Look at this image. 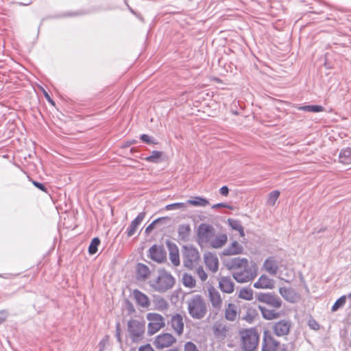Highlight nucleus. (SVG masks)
Returning a JSON list of instances; mask_svg holds the SVG:
<instances>
[{
  "label": "nucleus",
  "mask_w": 351,
  "mask_h": 351,
  "mask_svg": "<svg viewBox=\"0 0 351 351\" xmlns=\"http://www.w3.org/2000/svg\"><path fill=\"white\" fill-rule=\"evenodd\" d=\"M256 300L267 306L258 305L263 318L265 320H274L280 318L282 313L278 311L282 307V302L279 296L273 293H257Z\"/></svg>",
  "instance_id": "nucleus-1"
},
{
  "label": "nucleus",
  "mask_w": 351,
  "mask_h": 351,
  "mask_svg": "<svg viewBox=\"0 0 351 351\" xmlns=\"http://www.w3.org/2000/svg\"><path fill=\"white\" fill-rule=\"evenodd\" d=\"M189 315L195 319H203L208 312L207 304L200 295L192 296L186 302Z\"/></svg>",
  "instance_id": "nucleus-2"
},
{
  "label": "nucleus",
  "mask_w": 351,
  "mask_h": 351,
  "mask_svg": "<svg viewBox=\"0 0 351 351\" xmlns=\"http://www.w3.org/2000/svg\"><path fill=\"white\" fill-rule=\"evenodd\" d=\"M175 284V278L165 270H159L156 280L150 281V286L156 291L164 293L171 289Z\"/></svg>",
  "instance_id": "nucleus-3"
},
{
  "label": "nucleus",
  "mask_w": 351,
  "mask_h": 351,
  "mask_svg": "<svg viewBox=\"0 0 351 351\" xmlns=\"http://www.w3.org/2000/svg\"><path fill=\"white\" fill-rule=\"evenodd\" d=\"M128 336L133 343L141 341L145 331V321L143 319H131L127 324Z\"/></svg>",
  "instance_id": "nucleus-4"
},
{
  "label": "nucleus",
  "mask_w": 351,
  "mask_h": 351,
  "mask_svg": "<svg viewBox=\"0 0 351 351\" xmlns=\"http://www.w3.org/2000/svg\"><path fill=\"white\" fill-rule=\"evenodd\" d=\"M182 256L184 265L189 269L197 265L200 259L197 249L192 245L183 247Z\"/></svg>",
  "instance_id": "nucleus-5"
},
{
  "label": "nucleus",
  "mask_w": 351,
  "mask_h": 351,
  "mask_svg": "<svg viewBox=\"0 0 351 351\" xmlns=\"http://www.w3.org/2000/svg\"><path fill=\"white\" fill-rule=\"evenodd\" d=\"M242 347L245 351H252L258 346V336L254 328L241 332Z\"/></svg>",
  "instance_id": "nucleus-6"
},
{
  "label": "nucleus",
  "mask_w": 351,
  "mask_h": 351,
  "mask_svg": "<svg viewBox=\"0 0 351 351\" xmlns=\"http://www.w3.org/2000/svg\"><path fill=\"white\" fill-rule=\"evenodd\" d=\"M215 232V229L212 225L200 223L197 230V242L200 245L209 244Z\"/></svg>",
  "instance_id": "nucleus-7"
},
{
  "label": "nucleus",
  "mask_w": 351,
  "mask_h": 351,
  "mask_svg": "<svg viewBox=\"0 0 351 351\" xmlns=\"http://www.w3.org/2000/svg\"><path fill=\"white\" fill-rule=\"evenodd\" d=\"M146 318L149 321L147 332L149 335L155 334L165 326V318L158 313H149Z\"/></svg>",
  "instance_id": "nucleus-8"
},
{
  "label": "nucleus",
  "mask_w": 351,
  "mask_h": 351,
  "mask_svg": "<svg viewBox=\"0 0 351 351\" xmlns=\"http://www.w3.org/2000/svg\"><path fill=\"white\" fill-rule=\"evenodd\" d=\"M256 276L255 268L250 267L248 264L233 272L232 276L234 280L240 283L247 282L254 279Z\"/></svg>",
  "instance_id": "nucleus-9"
},
{
  "label": "nucleus",
  "mask_w": 351,
  "mask_h": 351,
  "mask_svg": "<svg viewBox=\"0 0 351 351\" xmlns=\"http://www.w3.org/2000/svg\"><path fill=\"white\" fill-rule=\"evenodd\" d=\"M291 327V322L289 319H280L274 322L271 329L273 332L278 337H283L287 335Z\"/></svg>",
  "instance_id": "nucleus-10"
},
{
  "label": "nucleus",
  "mask_w": 351,
  "mask_h": 351,
  "mask_svg": "<svg viewBox=\"0 0 351 351\" xmlns=\"http://www.w3.org/2000/svg\"><path fill=\"white\" fill-rule=\"evenodd\" d=\"M176 341V339L173 335L165 332L158 335L156 337L154 344L158 349H162L171 346Z\"/></svg>",
  "instance_id": "nucleus-11"
},
{
  "label": "nucleus",
  "mask_w": 351,
  "mask_h": 351,
  "mask_svg": "<svg viewBox=\"0 0 351 351\" xmlns=\"http://www.w3.org/2000/svg\"><path fill=\"white\" fill-rule=\"evenodd\" d=\"M280 343L271 335L270 331L265 330L263 334V351H276Z\"/></svg>",
  "instance_id": "nucleus-12"
},
{
  "label": "nucleus",
  "mask_w": 351,
  "mask_h": 351,
  "mask_svg": "<svg viewBox=\"0 0 351 351\" xmlns=\"http://www.w3.org/2000/svg\"><path fill=\"white\" fill-rule=\"evenodd\" d=\"M168 324L171 326L176 334L180 336L184 332V324L183 315L180 313H176L171 317Z\"/></svg>",
  "instance_id": "nucleus-13"
},
{
  "label": "nucleus",
  "mask_w": 351,
  "mask_h": 351,
  "mask_svg": "<svg viewBox=\"0 0 351 351\" xmlns=\"http://www.w3.org/2000/svg\"><path fill=\"white\" fill-rule=\"evenodd\" d=\"M149 257L153 261L162 263L166 261V252L162 246L152 245L149 250Z\"/></svg>",
  "instance_id": "nucleus-14"
},
{
  "label": "nucleus",
  "mask_w": 351,
  "mask_h": 351,
  "mask_svg": "<svg viewBox=\"0 0 351 351\" xmlns=\"http://www.w3.org/2000/svg\"><path fill=\"white\" fill-rule=\"evenodd\" d=\"M208 298L213 309L217 313L221 310L223 303L220 293L214 287H210L208 289Z\"/></svg>",
  "instance_id": "nucleus-15"
},
{
  "label": "nucleus",
  "mask_w": 351,
  "mask_h": 351,
  "mask_svg": "<svg viewBox=\"0 0 351 351\" xmlns=\"http://www.w3.org/2000/svg\"><path fill=\"white\" fill-rule=\"evenodd\" d=\"M279 293L285 300L290 303H295L300 299L299 294L291 287H280Z\"/></svg>",
  "instance_id": "nucleus-16"
},
{
  "label": "nucleus",
  "mask_w": 351,
  "mask_h": 351,
  "mask_svg": "<svg viewBox=\"0 0 351 351\" xmlns=\"http://www.w3.org/2000/svg\"><path fill=\"white\" fill-rule=\"evenodd\" d=\"M132 296L136 303L139 306L147 308L150 306V300L148 296L141 291L138 289H134L132 291Z\"/></svg>",
  "instance_id": "nucleus-17"
},
{
  "label": "nucleus",
  "mask_w": 351,
  "mask_h": 351,
  "mask_svg": "<svg viewBox=\"0 0 351 351\" xmlns=\"http://www.w3.org/2000/svg\"><path fill=\"white\" fill-rule=\"evenodd\" d=\"M145 212H141L138 213V215L134 220L132 221L126 230V234L128 237H130L135 234L138 226L145 219Z\"/></svg>",
  "instance_id": "nucleus-18"
},
{
  "label": "nucleus",
  "mask_w": 351,
  "mask_h": 351,
  "mask_svg": "<svg viewBox=\"0 0 351 351\" xmlns=\"http://www.w3.org/2000/svg\"><path fill=\"white\" fill-rule=\"evenodd\" d=\"M204 263L206 267L212 272L215 273L218 270L219 261L217 256L211 252L204 254Z\"/></svg>",
  "instance_id": "nucleus-19"
},
{
  "label": "nucleus",
  "mask_w": 351,
  "mask_h": 351,
  "mask_svg": "<svg viewBox=\"0 0 351 351\" xmlns=\"http://www.w3.org/2000/svg\"><path fill=\"white\" fill-rule=\"evenodd\" d=\"M213 335L216 338L223 339L227 337L229 327L221 322H215L212 328Z\"/></svg>",
  "instance_id": "nucleus-20"
},
{
  "label": "nucleus",
  "mask_w": 351,
  "mask_h": 351,
  "mask_svg": "<svg viewBox=\"0 0 351 351\" xmlns=\"http://www.w3.org/2000/svg\"><path fill=\"white\" fill-rule=\"evenodd\" d=\"M167 246L169 252V258L174 266H178L180 263L179 250L177 245L171 241L167 242Z\"/></svg>",
  "instance_id": "nucleus-21"
},
{
  "label": "nucleus",
  "mask_w": 351,
  "mask_h": 351,
  "mask_svg": "<svg viewBox=\"0 0 351 351\" xmlns=\"http://www.w3.org/2000/svg\"><path fill=\"white\" fill-rule=\"evenodd\" d=\"M274 286L275 281L266 275H262L258 280L254 283V287L256 289H272L274 288Z\"/></svg>",
  "instance_id": "nucleus-22"
},
{
  "label": "nucleus",
  "mask_w": 351,
  "mask_h": 351,
  "mask_svg": "<svg viewBox=\"0 0 351 351\" xmlns=\"http://www.w3.org/2000/svg\"><path fill=\"white\" fill-rule=\"evenodd\" d=\"M248 264V261L245 258L235 257L230 259L226 263V266L229 269L238 270Z\"/></svg>",
  "instance_id": "nucleus-23"
},
{
  "label": "nucleus",
  "mask_w": 351,
  "mask_h": 351,
  "mask_svg": "<svg viewBox=\"0 0 351 351\" xmlns=\"http://www.w3.org/2000/svg\"><path fill=\"white\" fill-rule=\"evenodd\" d=\"M220 289L226 293L234 291V284L230 277H221L219 281Z\"/></svg>",
  "instance_id": "nucleus-24"
},
{
  "label": "nucleus",
  "mask_w": 351,
  "mask_h": 351,
  "mask_svg": "<svg viewBox=\"0 0 351 351\" xmlns=\"http://www.w3.org/2000/svg\"><path fill=\"white\" fill-rule=\"evenodd\" d=\"M228 241V237L226 234L215 233V236L210 240L209 245L213 248H220L223 247Z\"/></svg>",
  "instance_id": "nucleus-25"
},
{
  "label": "nucleus",
  "mask_w": 351,
  "mask_h": 351,
  "mask_svg": "<svg viewBox=\"0 0 351 351\" xmlns=\"http://www.w3.org/2000/svg\"><path fill=\"white\" fill-rule=\"evenodd\" d=\"M263 267L267 272L272 276H275L278 270V263L274 257L267 258L263 263Z\"/></svg>",
  "instance_id": "nucleus-26"
},
{
  "label": "nucleus",
  "mask_w": 351,
  "mask_h": 351,
  "mask_svg": "<svg viewBox=\"0 0 351 351\" xmlns=\"http://www.w3.org/2000/svg\"><path fill=\"white\" fill-rule=\"evenodd\" d=\"M243 251V246L234 241L223 251V254L225 256L237 255L241 254Z\"/></svg>",
  "instance_id": "nucleus-27"
},
{
  "label": "nucleus",
  "mask_w": 351,
  "mask_h": 351,
  "mask_svg": "<svg viewBox=\"0 0 351 351\" xmlns=\"http://www.w3.org/2000/svg\"><path fill=\"white\" fill-rule=\"evenodd\" d=\"M136 278L138 280L144 281L150 275V269L148 266L143 263H138L136 265Z\"/></svg>",
  "instance_id": "nucleus-28"
},
{
  "label": "nucleus",
  "mask_w": 351,
  "mask_h": 351,
  "mask_svg": "<svg viewBox=\"0 0 351 351\" xmlns=\"http://www.w3.org/2000/svg\"><path fill=\"white\" fill-rule=\"evenodd\" d=\"M237 306L235 304L229 303L225 310V318L230 322H234L237 318Z\"/></svg>",
  "instance_id": "nucleus-29"
},
{
  "label": "nucleus",
  "mask_w": 351,
  "mask_h": 351,
  "mask_svg": "<svg viewBox=\"0 0 351 351\" xmlns=\"http://www.w3.org/2000/svg\"><path fill=\"white\" fill-rule=\"evenodd\" d=\"M340 162L346 165L351 164V148L342 149L339 156Z\"/></svg>",
  "instance_id": "nucleus-30"
},
{
  "label": "nucleus",
  "mask_w": 351,
  "mask_h": 351,
  "mask_svg": "<svg viewBox=\"0 0 351 351\" xmlns=\"http://www.w3.org/2000/svg\"><path fill=\"white\" fill-rule=\"evenodd\" d=\"M186 203L187 205L191 204L194 206H206L209 204L207 199L200 196H196L193 199H189L186 201Z\"/></svg>",
  "instance_id": "nucleus-31"
},
{
  "label": "nucleus",
  "mask_w": 351,
  "mask_h": 351,
  "mask_svg": "<svg viewBox=\"0 0 351 351\" xmlns=\"http://www.w3.org/2000/svg\"><path fill=\"white\" fill-rule=\"evenodd\" d=\"M154 309L159 311H163L168 308L169 304L166 300L159 297L154 300Z\"/></svg>",
  "instance_id": "nucleus-32"
},
{
  "label": "nucleus",
  "mask_w": 351,
  "mask_h": 351,
  "mask_svg": "<svg viewBox=\"0 0 351 351\" xmlns=\"http://www.w3.org/2000/svg\"><path fill=\"white\" fill-rule=\"evenodd\" d=\"M191 228L189 224H182L178 228V237L181 240L186 241L189 237Z\"/></svg>",
  "instance_id": "nucleus-33"
},
{
  "label": "nucleus",
  "mask_w": 351,
  "mask_h": 351,
  "mask_svg": "<svg viewBox=\"0 0 351 351\" xmlns=\"http://www.w3.org/2000/svg\"><path fill=\"white\" fill-rule=\"evenodd\" d=\"M239 298L251 300L253 299V291L251 288L244 287L242 288L238 295Z\"/></svg>",
  "instance_id": "nucleus-34"
},
{
  "label": "nucleus",
  "mask_w": 351,
  "mask_h": 351,
  "mask_svg": "<svg viewBox=\"0 0 351 351\" xmlns=\"http://www.w3.org/2000/svg\"><path fill=\"white\" fill-rule=\"evenodd\" d=\"M298 110L305 112H319L324 111V107L319 105H306L298 108Z\"/></svg>",
  "instance_id": "nucleus-35"
},
{
  "label": "nucleus",
  "mask_w": 351,
  "mask_h": 351,
  "mask_svg": "<svg viewBox=\"0 0 351 351\" xmlns=\"http://www.w3.org/2000/svg\"><path fill=\"white\" fill-rule=\"evenodd\" d=\"M182 283L183 285L189 288H193L195 287V280L193 277L188 274H184L182 276Z\"/></svg>",
  "instance_id": "nucleus-36"
},
{
  "label": "nucleus",
  "mask_w": 351,
  "mask_h": 351,
  "mask_svg": "<svg viewBox=\"0 0 351 351\" xmlns=\"http://www.w3.org/2000/svg\"><path fill=\"white\" fill-rule=\"evenodd\" d=\"M100 244V240L98 237H95L92 239L89 247H88V253L90 255H93L97 253L98 250V246Z\"/></svg>",
  "instance_id": "nucleus-37"
},
{
  "label": "nucleus",
  "mask_w": 351,
  "mask_h": 351,
  "mask_svg": "<svg viewBox=\"0 0 351 351\" xmlns=\"http://www.w3.org/2000/svg\"><path fill=\"white\" fill-rule=\"evenodd\" d=\"M162 153L160 151H153L152 154L149 156H147L145 160L147 162L158 163L159 162L160 158L161 157Z\"/></svg>",
  "instance_id": "nucleus-38"
},
{
  "label": "nucleus",
  "mask_w": 351,
  "mask_h": 351,
  "mask_svg": "<svg viewBox=\"0 0 351 351\" xmlns=\"http://www.w3.org/2000/svg\"><path fill=\"white\" fill-rule=\"evenodd\" d=\"M280 195V191H273L268 195V198L267 200V204L269 206H274L278 198Z\"/></svg>",
  "instance_id": "nucleus-39"
},
{
  "label": "nucleus",
  "mask_w": 351,
  "mask_h": 351,
  "mask_svg": "<svg viewBox=\"0 0 351 351\" xmlns=\"http://www.w3.org/2000/svg\"><path fill=\"white\" fill-rule=\"evenodd\" d=\"M258 315L256 309L252 307L248 308L246 311V315L243 317L244 319L249 322H252L254 318Z\"/></svg>",
  "instance_id": "nucleus-40"
},
{
  "label": "nucleus",
  "mask_w": 351,
  "mask_h": 351,
  "mask_svg": "<svg viewBox=\"0 0 351 351\" xmlns=\"http://www.w3.org/2000/svg\"><path fill=\"white\" fill-rule=\"evenodd\" d=\"M187 207L186 202H176L168 204L165 206L167 210L185 209Z\"/></svg>",
  "instance_id": "nucleus-41"
},
{
  "label": "nucleus",
  "mask_w": 351,
  "mask_h": 351,
  "mask_svg": "<svg viewBox=\"0 0 351 351\" xmlns=\"http://www.w3.org/2000/svg\"><path fill=\"white\" fill-rule=\"evenodd\" d=\"M346 295H342L341 297H340L338 300H336V302L332 305L331 308L332 311H337L340 307H342L346 304Z\"/></svg>",
  "instance_id": "nucleus-42"
},
{
  "label": "nucleus",
  "mask_w": 351,
  "mask_h": 351,
  "mask_svg": "<svg viewBox=\"0 0 351 351\" xmlns=\"http://www.w3.org/2000/svg\"><path fill=\"white\" fill-rule=\"evenodd\" d=\"M228 222L229 226L232 228V229L235 230L237 231L239 230L242 227L240 221L237 219H228Z\"/></svg>",
  "instance_id": "nucleus-43"
},
{
  "label": "nucleus",
  "mask_w": 351,
  "mask_h": 351,
  "mask_svg": "<svg viewBox=\"0 0 351 351\" xmlns=\"http://www.w3.org/2000/svg\"><path fill=\"white\" fill-rule=\"evenodd\" d=\"M184 351H199V350L195 343L191 341H187L184 344Z\"/></svg>",
  "instance_id": "nucleus-44"
},
{
  "label": "nucleus",
  "mask_w": 351,
  "mask_h": 351,
  "mask_svg": "<svg viewBox=\"0 0 351 351\" xmlns=\"http://www.w3.org/2000/svg\"><path fill=\"white\" fill-rule=\"evenodd\" d=\"M197 274L200 280L204 282L207 279V274L202 267H199L197 269Z\"/></svg>",
  "instance_id": "nucleus-45"
},
{
  "label": "nucleus",
  "mask_w": 351,
  "mask_h": 351,
  "mask_svg": "<svg viewBox=\"0 0 351 351\" xmlns=\"http://www.w3.org/2000/svg\"><path fill=\"white\" fill-rule=\"evenodd\" d=\"M163 218H158L153 221L146 228H145V233L149 234L154 228L155 225L159 222L160 221L162 220Z\"/></svg>",
  "instance_id": "nucleus-46"
},
{
  "label": "nucleus",
  "mask_w": 351,
  "mask_h": 351,
  "mask_svg": "<svg viewBox=\"0 0 351 351\" xmlns=\"http://www.w3.org/2000/svg\"><path fill=\"white\" fill-rule=\"evenodd\" d=\"M140 139L147 144L154 143V140L147 134H143L140 136Z\"/></svg>",
  "instance_id": "nucleus-47"
},
{
  "label": "nucleus",
  "mask_w": 351,
  "mask_h": 351,
  "mask_svg": "<svg viewBox=\"0 0 351 351\" xmlns=\"http://www.w3.org/2000/svg\"><path fill=\"white\" fill-rule=\"evenodd\" d=\"M8 313L6 311L2 310L0 311V324H3L7 319Z\"/></svg>",
  "instance_id": "nucleus-48"
},
{
  "label": "nucleus",
  "mask_w": 351,
  "mask_h": 351,
  "mask_svg": "<svg viewBox=\"0 0 351 351\" xmlns=\"http://www.w3.org/2000/svg\"><path fill=\"white\" fill-rule=\"evenodd\" d=\"M138 351H155L150 344L147 343L145 346H141Z\"/></svg>",
  "instance_id": "nucleus-49"
},
{
  "label": "nucleus",
  "mask_w": 351,
  "mask_h": 351,
  "mask_svg": "<svg viewBox=\"0 0 351 351\" xmlns=\"http://www.w3.org/2000/svg\"><path fill=\"white\" fill-rule=\"evenodd\" d=\"M220 193L221 195H223V196H227L228 195V193H229V189H228V187L227 186H223L220 190Z\"/></svg>",
  "instance_id": "nucleus-50"
},
{
  "label": "nucleus",
  "mask_w": 351,
  "mask_h": 351,
  "mask_svg": "<svg viewBox=\"0 0 351 351\" xmlns=\"http://www.w3.org/2000/svg\"><path fill=\"white\" fill-rule=\"evenodd\" d=\"M32 184L36 186L37 187L38 189H39L40 191H44V184L43 183H40V182H38L37 181H34V180H32Z\"/></svg>",
  "instance_id": "nucleus-51"
},
{
  "label": "nucleus",
  "mask_w": 351,
  "mask_h": 351,
  "mask_svg": "<svg viewBox=\"0 0 351 351\" xmlns=\"http://www.w3.org/2000/svg\"><path fill=\"white\" fill-rule=\"evenodd\" d=\"M45 99L47 100V101L51 104V106H55V102L50 97L49 94L45 91Z\"/></svg>",
  "instance_id": "nucleus-52"
},
{
  "label": "nucleus",
  "mask_w": 351,
  "mask_h": 351,
  "mask_svg": "<svg viewBox=\"0 0 351 351\" xmlns=\"http://www.w3.org/2000/svg\"><path fill=\"white\" fill-rule=\"evenodd\" d=\"M226 207H228V206L226 204H224V203H218V204H214L212 206V208H226Z\"/></svg>",
  "instance_id": "nucleus-53"
},
{
  "label": "nucleus",
  "mask_w": 351,
  "mask_h": 351,
  "mask_svg": "<svg viewBox=\"0 0 351 351\" xmlns=\"http://www.w3.org/2000/svg\"><path fill=\"white\" fill-rule=\"evenodd\" d=\"M106 341H107V340L102 339V340L99 343V350H100V351H103V350L104 349V347H105V345H106Z\"/></svg>",
  "instance_id": "nucleus-54"
},
{
  "label": "nucleus",
  "mask_w": 351,
  "mask_h": 351,
  "mask_svg": "<svg viewBox=\"0 0 351 351\" xmlns=\"http://www.w3.org/2000/svg\"><path fill=\"white\" fill-rule=\"evenodd\" d=\"M280 351H291V350L289 349L288 344H282V346L280 347Z\"/></svg>",
  "instance_id": "nucleus-55"
},
{
  "label": "nucleus",
  "mask_w": 351,
  "mask_h": 351,
  "mask_svg": "<svg viewBox=\"0 0 351 351\" xmlns=\"http://www.w3.org/2000/svg\"><path fill=\"white\" fill-rule=\"evenodd\" d=\"M115 336L117 339V341L121 343V333L116 332Z\"/></svg>",
  "instance_id": "nucleus-56"
},
{
  "label": "nucleus",
  "mask_w": 351,
  "mask_h": 351,
  "mask_svg": "<svg viewBox=\"0 0 351 351\" xmlns=\"http://www.w3.org/2000/svg\"><path fill=\"white\" fill-rule=\"evenodd\" d=\"M237 231L239 232V234H240L241 237H244L245 236L244 229H243V226L239 230H237Z\"/></svg>",
  "instance_id": "nucleus-57"
},
{
  "label": "nucleus",
  "mask_w": 351,
  "mask_h": 351,
  "mask_svg": "<svg viewBox=\"0 0 351 351\" xmlns=\"http://www.w3.org/2000/svg\"><path fill=\"white\" fill-rule=\"evenodd\" d=\"M116 332L121 333V327H120V323L117 322L116 324Z\"/></svg>",
  "instance_id": "nucleus-58"
},
{
  "label": "nucleus",
  "mask_w": 351,
  "mask_h": 351,
  "mask_svg": "<svg viewBox=\"0 0 351 351\" xmlns=\"http://www.w3.org/2000/svg\"><path fill=\"white\" fill-rule=\"evenodd\" d=\"M167 351H178V348H175L170 349V350H169Z\"/></svg>",
  "instance_id": "nucleus-59"
},
{
  "label": "nucleus",
  "mask_w": 351,
  "mask_h": 351,
  "mask_svg": "<svg viewBox=\"0 0 351 351\" xmlns=\"http://www.w3.org/2000/svg\"><path fill=\"white\" fill-rule=\"evenodd\" d=\"M78 14L77 13H75V14H69V16H76Z\"/></svg>",
  "instance_id": "nucleus-60"
},
{
  "label": "nucleus",
  "mask_w": 351,
  "mask_h": 351,
  "mask_svg": "<svg viewBox=\"0 0 351 351\" xmlns=\"http://www.w3.org/2000/svg\"><path fill=\"white\" fill-rule=\"evenodd\" d=\"M129 9H130V12H131L134 13V12L133 11V10H132V9H131L130 7H129Z\"/></svg>",
  "instance_id": "nucleus-61"
},
{
  "label": "nucleus",
  "mask_w": 351,
  "mask_h": 351,
  "mask_svg": "<svg viewBox=\"0 0 351 351\" xmlns=\"http://www.w3.org/2000/svg\"><path fill=\"white\" fill-rule=\"evenodd\" d=\"M348 297L351 298V293L348 295Z\"/></svg>",
  "instance_id": "nucleus-62"
},
{
  "label": "nucleus",
  "mask_w": 351,
  "mask_h": 351,
  "mask_svg": "<svg viewBox=\"0 0 351 351\" xmlns=\"http://www.w3.org/2000/svg\"><path fill=\"white\" fill-rule=\"evenodd\" d=\"M134 150V148L131 149V152H133Z\"/></svg>",
  "instance_id": "nucleus-63"
}]
</instances>
